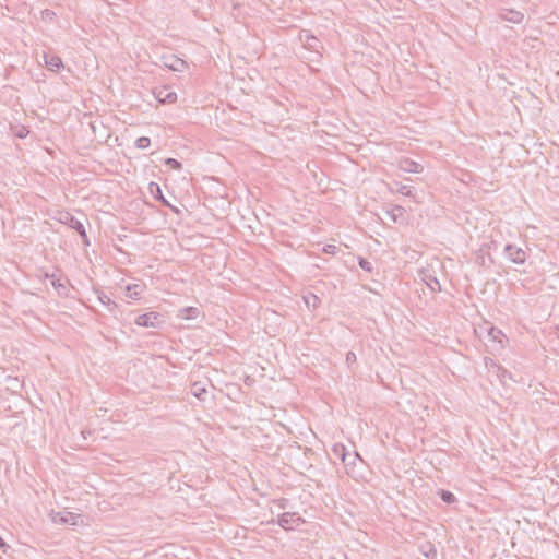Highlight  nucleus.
Here are the masks:
<instances>
[{
	"label": "nucleus",
	"mask_w": 559,
	"mask_h": 559,
	"mask_svg": "<svg viewBox=\"0 0 559 559\" xmlns=\"http://www.w3.org/2000/svg\"><path fill=\"white\" fill-rule=\"evenodd\" d=\"M58 215V221L60 223L69 226L71 229H74L80 235L82 242L85 247H88L91 245L84 224L81 221H79L74 215H72L68 211L59 212Z\"/></svg>",
	"instance_id": "obj_1"
},
{
	"label": "nucleus",
	"mask_w": 559,
	"mask_h": 559,
	"mask_svg": "<svg viewBox=\"0 0 559 559\" xmlns=\"http://www.w3.org/2000/svg\"><path fill=\"white\" fill-rule=\"evenodd\" d=\"M135 324L144 328H158L163 323L162 314L158 312H147L140 314L134 320Z\"/></svg>",
	"instance_id": "obj_2"
},
{
	"label": "nucleus",
	"mask_w": 559,
	"mask_h": 559,
	"mask_svg": "<svg viewBox=\"0 0 559 559\" xmlns=\"http://www.w3.org/2000/svg\"><path fill=\"white\" fill-rule=\"evenodd\" d=\"M504 254L506 257L514 264H524L526 262V259H527V254L526 252L515 246V245H512V243H508L504 246Z\"/></svg>",
	"instance_id": "obj_3"
},
{
	"label": "nucleus",
	"mask_w": 559,
	"mask_h": 559,
	"mask_svg": "<svg viewBox=\"0 0 559 559\" xmlns=\"http://www.w3.org/2000/svg\"><path fill=\"white\" fill-rule=\"evenodd\" d=\"M300 523H304V520L297 513L294 512H285L281 514L277 519V524L285 530H290L295 525H299Z\"/></svg>",
	"instance_id": "obj_4"
},
{
	"label": "nucleus",
	"mask_w": 559,
	"mask_h": 559,
	"mask_svg": "<svg viewBox=\"0 0 559 559\" xmlns=\"http://www.w3.org/2000/svg\"><path fill=\"white\" fill-rule=\"evenodd\" d=\"M499 19L513 23L520 24L524 20V13L514 9L501 8L498 12Z\"/></svg>",
	"instance_id": "obj_5"
},
{
	"label": "nucleus",
	"mask_w": 559,
	"mask_h": 559,
	"mask_svg": "<svg viewBox=\"0 0 559 559\" xmlns=\"http://www.w3.org/2000/svg\"><path fill=\"white\" fill-rule=\"evenodd\" d=\"M154 95L156 99L162 104H171L176 102L177 94L173 91H170L167 86H162L159 88L154 90Z\"/></svg>",
	"instance_id": "obj_6"
},
{
	"label": "nucleus",
	"mask_w": 559,
	"mask_h": 559,
	"mask_svg": "<svg viewBox=\"0 0 559 559\" xmlns=\"http://www.w3.org/2000/svg\"><path fill=\"white\" fill-rule=\"evenodd\" d=\"M148 190H150L151 194L154 197L155 200L159 201L164 206L169 207L173 212L179 213V210L176 206L171 205L169 203V201L165 199V197H164V194L162 192V189H160L158 183L151 182L148 185Z\"/></svg>",
	"instance_id": "obj_7"
},
{
	"label": "nucleus",
	"mask_w": 559,
	"mask_h": 559,
	"mask_svg": "<svg viewBox=\"0 0 559 559\" xmlns=\"http://www.w3.org/2000/svg\"><path fill=\"white\" fill-rule=\"evenodd\" d=\"M397 167L402 171L413 174H419L424 169L423 165L407 157L401 158L397 163Z\"/></svg>",
	"instance_id": "obj_8"
},
{
	"label": "nucleus",
	"mask_w": 559,
	"mask_h": 559,
	"mask_svg": "<svg viewBox=\"0 0 559 559\" xmlns=\"http://www.w3.org/2000/svg\"><path fill=\"white\" fill-rule=\"evenodd\" d=\"M164 66L173 71L182 72L188 67L187 62L175 55L164 57Z\"/></svg>",
	"instance_id": "obj_9"
},
{
	"label": "nucleus",
	"mask_w": 559,
	"mask_h": 559,
	"mask_svg": "<svg viewBox=\"0 0 559 559\" xmlns=\"http://www.w3.org/2000/svg\"><path fill=\"white\" fill-rule=\"evenodd\" d=\"M79 518H80V514H76L73 512H59L53 518V521L56 523H60V524L76 525Z\"/></svg>",
	"instance_id": "obj_10"
},
{
	"label": "nucleus",
	"mask_w": 559,
	"mask_h": 559,
	"mask_svg": "<svg viewBox=\"0 0 559 559\" xmlns=\"http://www.w3.org/2000/svg\"><path fill=\"white\" fill-rule=\"evenodd\" d=\"M191 394L200 401H205L207 394L206 383L195 381L191 384Z\"/></svg>",
	"instance_id": "obj_11"
},
{
	"label": "nucleus",
	"mask_w": 559,
	"mask_h": 559,
	"mask_svg": "<svg viewBox=\"0 0 559 559\" xmlns=\"http://www.w3.org/2000/svg\"><path fill=\"white\" fill-rule=\"evenodd\" d=\"M44 60L47 68L51 71H59L63 68L62 59L59 56L45 53Z\"/></svg>",
	"instance_id": "obj_12"
},
{
	"label": "nucleus",
	"mask_w": 559,
	"mask_h": 559,
	"mask_svg": "<svg viewBox=\"0 0 559 559\" xmlns=\"http://www.w3.org/2000/svg\"><path fill=\"white\" fill-rule=\"evenodd\" d=\"M420 275H421L423 282L426 283V285L431 289V292H440L441 290V284L437 280V277H435L433 275H431L425 271H420Z\"/></svg>",
	"instance_id": "obj_13"
},
{
	"label": "nucleus",
	"mask_w": 559,
	"mask_h": 559,
	"mask_svg": "<svg viewBox=\"0 0 559 559\" xmlns=\"http://www.w3.org/2000/svg\"><path fill=\"white\" fill-rule=\"evenodd\" d=\"M390 191L396 192L406 197H413V188L411 186L403 185L399 181H393L389 186Z\"/></svg>",
	"instance_id": "obj_14"
},
{
	"label": "nucleus",
	"mask_w": 559,
	"mask_h": 559,
	"mask_svg": "<svg viewBox=\"0 0 559 559\" xmlns=\"http://www.w3.org/2000/svg\"><path fill=\"white\" fill-rule=\"evenodd\" d=\"M201 314V311L197 307H185L178 311V317L185 320L197 319Z\"/></svg>",
	"instance_id": "obj_15"
},
{
	"label": "nucleus",
	"mask_w": 559,
	"mask_h": 559,
	"mask_svg": "<svg viewBox=\"0 0 559 559\" xmlns=\"http://www.w3.org/2000/svg\"><path fill=\"white\" fill-rule=\"evenodd\" d=\"M420 552L428 559H436L437 558V548L436 546L430 543L426 542L419 547Z\"/></svg>",
	"instance_id": "obj_16"
},
{
	"label": "nucleus",
	"mask_w": 559,
	"mask_h": 559,
	"mask_svg": "<svg viewBox=\"0 0 559 559\" xmlns=\"http://www.w3.org/2000/svg\"><path fill=\"white\" fill-rule=\"evenodd\" d=\"M126 290H127V297L132 298V299H139L143 292V288L139 284H133V285H128L126 287Z\"/></svg>",
	"instance_id": "obj_17"
},
{
	"label": "nucleus",
	"mask_w": 559,
	"mask_h": 559,
	"mask_svg": "<svg viewBox=\"0 0 559 559\" xmlns=\"http://www.w3.org/2000/svg\"><path fill=\"white\" fill-rule=\"evenodd\" d=\"M46 276L51 280V285L57 289L59 295L67 296L68 288L64 284H62L60 282L59 278H56V276L53 274L52 275L47 274Z\"/></svg>",
	"instance_id": "obj_18"
},
{
	"label": "nucleus",
	"mask_w": 559,
	"mask_h": 559,
	"mask_svg": "<svg viewBox=\"0 0 559 559\" xmlns=\"http://www.w3.org/2000/svg\"><path fill=\"white\" fill-rule=\"evenodd\" d=\"M404 207L401 206V205H395L393 206V209L388 212V214L390 215L391 219L396 223L399 221L400 217H402L404 215Z\"/></svg>",
	"instance_id": "obj_19"
},
{
	"label": "nucleus",
	"mask_w": 559,
	"mask_h": 559,
	"mask_svg": "<svg viewBox=\"0 0 559 559\" xmlns=\"http://www.w3.org/2000/svg\"><path fill=\"white\" fill-rule=\"evenodd\" d=\"M333 452L336 456H338L344 464L347 463L348 454L345 452V447L343 444H335L333 448Z\"/></svg>",
	"instance_id": "obj_20"
},
{
	"label": "nucleus",
	"mask_w": 559,
	"mask_h": 559,
	"mask_svg": "<svg viewBox=\"0 0 559 559\" xmlns=\"http://www.w3.org/2000/svg\"><path fill=\"white\" fill-rule=\"evenodd\" d=\"M98 299H99V301H100L103 305H105V306H107V307H108V309H109V311H110V312H114L115 308H117V304H116L115 301H112V300L110 299V297H109V296H107V295H106V294H104V293H102V294L98 296Z\"/></svg>",
	"instance_id": "obj_21"
},
{
	"label": "nucleus",
	"mask_w": 559,
	"mask_h": 559,
	"mask_svg": "<svg viewBox=\"0 0 559 559\" xmlns=\"http://www.w3.org/2000/svg\"><path fill=\"white\" fill-rule=\"evenodd\" d=\"M439 497L443 502L448 504H451L456 500L455 496L451 491L444 489H440Z\"/></svg>",
	"instance_id": "obj_22"
},
{
	"label": "nucleus",
	"mask_w": 559,
	"mask_h": 559,
	"mask_svg": "<svg viewBox=\"0 0 559 559\" xmlns=\"http://www.w3.org/2000/svg\"><path fill=\"white\" fill-rule=\"evenodd\" d=\"M164 164L175 170L182 169V164L179 160H177L176 158L168 157L164 160Z\"/></svg>",
	"instance_id": "obj_23"
},
{
	"label": "nucleus",
	"mask_w": 559,
	"mask_h": 559,
	"mask_svg": "<svg viewBox=\"0 0 559 559\" xmlns=\"http://www.w3.org/2000/svg\"><path fill=\"white\" fill-rule=\"evenodd\" d=\"M358 265L366 272L371 273L373 271L372 263L364 257H358Z\"/></svg>",
	"instance_id": "obj_24"
},
{
	"label": "nucleus",
	"mask_w": 559,
	"mask_h": 559,
	"mask_svg": "<svg viewBox=\"0 0 559 559\" xmlns=\"http://www.w3.org/2000/svg\"><path fill=\"white\" fill-rule=\"evenodd\" d=\"M151 145V139L147 136H140L135 141V146L140 150L147 148Z\"/></svg>",
	"instance_id": "obj_25"
},
{
	"label": "nucleus",
	"mask_w": 559,
	"mask_h": 559,
	"mask_svg": "<svg viewBox=\"0 0 559 559\" xmlns=\"http://www.w3.org/2000/svg\"><path fill=\"white\" fill-rule=\"evenodd\" d=\"M56 16V13L49 9H45L41 11V19L45 22H51Z\"/></svg>",
	"instance_id": "obj_26"
},
{
	"label": "nucleus",
	"mask_w": 559,
	"mask_h": 559,
	"mask_svg": "<svg viewBox=\"0 0 559 559\" xmlns=\"http://www.w3.org/2000/svg\"><path fill=\"white\" fill-rule=\"evenodd\" d=\"M322 251L325 253V254H331V255H335L338 251L337 247L334 246V245H325L323 248H322Z\"/></svg>",
	"instance_id": "obj_27"
},
{
	"label": "nucleus",
	"mask_w": 559,
	"mask_h": 559,
	"mask_svg": "<svg viewBox=\"0 0 559 559\" xmlns=\"http://www.w3.org/2000/svg\"><path fill=\"white\" fill-rule=\"evenodd\" d=\"M497 376L501 379L504 378L506 376H509V378H511L509 371L501 366L497 367Z\"/></svg>",
	"instance_id": "obj_28"
},
{
	"label": "nucleus",
	"mask_w": 559,
	"mask_h": 559,
	"mask_svg": "<svg viewBox=\"0 0 559 559\" xmlns=\"http://www.w3.org/2000/svg\"><path fill=\"white\" fill-rule=\"evenodd\" d=\"M484 360H485V366H486L487 368L492 367V368H496V369H497V367L499 366V365H497V364H496V361H495L493 359H491V358H489V357H485V359H484Z\"/></svg>",
	"instance_id": "obj_29"
},
{
	"label": "nucleus",
	"mask_w": 559,
	"mask_h": 559,
	"mask_svg": "<svg viewBox=\"0 0 559 559\" xmlns=\"http://www.w3.org/2000/svg\"><path fill=\"white\" fill-rule=\"evenodd\" d=\"M493 340H498L499 336H503L502 332L500 330H497L495 328H491L489 333Z\"/></svg>",
	"instance_id": "obj_30"
},
{
	"label": "nucleus",
	"mask_w": 559,
	"mask_h": 559,
	"mask_svg": "<svg viewBox=\"0 0 559 559\" xmlns=\"http://www.w3.org/2000/svg\"><path fill=\"white\" fill-rule=\"evenodd\" d=\"M355 361H356V355H355V353H353V352H348V353L346 354V362L349 365V364H353V362H355Z\"/></svg>",
	"instance_id": "obj_31"
},
{
	"label": "nucleus",
	"mask_w": 559,
	"mask_h": 559,
	"mask_svg": "<svg viewBox=\"0 0 559 559\" xmlns=\"http://www.w3.org/2000/svg\"><path fill=\"white\" fill-rule=\"evenodd\" d=\"M277 503H278V507H280L281 509H285V508L287 507V504H288V500H287V499H285V498H282V499H280V500L277 501Z\"/></svg>",
	"instance_id": "obj_32"
},
{
	"label": "nucleus",
	"mask_w": 559,
	"mask_h": 559,
	"mask_svg": "<svg viewBox=\"0 0 559 559\" xmlns=\"http://www.w3.org/2000/svg\"><path fill=\"white\" fill-rule=\"evenodd\" d=\"M0 548L7 552V549L10 548V546L4 542V539L0 536Z\"/></svg>",
	"instance_id": "obj_33"
},
{
	"label": "nucleus",
	"mask_w": 559,
	"mask_h": 559,
	"mask_svg": "<svg viewBox=\"0 0 559 559\" xmlns=\"http://www.w3.org/2000/svg\"><path fill=\"white\" fill-rule=\"evenodd\" d=\"M308 39H310V43H313V40H317L316 36H307Z\"/></svg>",
	"instance_id": "obj_34"
},
{
	"label": "nucleus",
	"mask_w": 559,
	"mask_h": 559,
	"mask_svg": "<svg viewBox=\"0 0 559 559\" xmlns=\"http://www.w3.org/2000/svg\"><path fill=\"white\" fill-rule=\"evenodd\" d=\"M308 39H310V43H313V40H317L316 36H307Z\"/></svg>",
	"instance_id": "obj_35"
},
{
	"label": "nucleus",
	"mask_w": 559,
	"mask_h": 559,
	"mask_svg": "<svg viewBox=\"0 0 559 559\" xmlns=\"http://www.w3.org/2000/svg\"><path fill=\"white\" fill-rule=\"evenodd\" d=\"M332 559H335V558H332Z\"/></svg>",
	"instance_id": "obj_36"
}]
</instances>
